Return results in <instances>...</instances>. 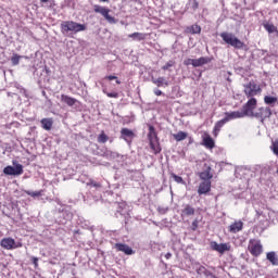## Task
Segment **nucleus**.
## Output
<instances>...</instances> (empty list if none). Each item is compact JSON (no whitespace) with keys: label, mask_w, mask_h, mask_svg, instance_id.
Here are the masks:
<instances>
[{"label":"nucleus","mask_w":278,"mask_h":278,"mask_svg":"<svg viewBox=\"0 0 278 278\" xmlns=\"http://www.w3.org/2000/svg\"><path fill=\"white\" fill-rule=\"evenodd\" d=\"M93 12H96V14H101L105 18V21H108V23H111V24L116 23V18H114L112 15H110V9H108L105 7L96 4L93 7Z\"/></svg>","instance_id":"nucleus-6"},{"label":"nucleus","mask_w":278,"mask_h":278,"mask_svg":"<svg viewBox=\"0 0 278 278\" xmlns=\"http://www.w3.org/2000/svg\"><path fill=\"white\" fill-rule=\"evenodd\" d=\"M159 212L164 214V208H159Z\"/></svg>","instance_id":"nucleus-50"},{"label":"nucleus","mask_w":278,"mask_h":278,"mask_svg":"<svg viewBox=\"0 0 278 278\" xmlns=\"http://www.w3.org/2000/svg\"><path fill=\"white\" fill-rule=\"evenodd\" d=\"M194 59H186L184 61L185 66H190V64L193 66Z\"/></svg>","instance_id":"nucleus-42"},{"label":"nucleus","mask_w":278,"mask_h":278,"mask_svg":"<svg viewBox=\"0 0 278 278\" xmlns=\"http://www.w3.org/2000/svg\"><path fill=\"white\" fill-rule=\"evenodd\" d=\"M227 122L225 121V117L220 121H218L216 124H215V127H214V134H216V131H220V129H223V127L225 126Z\"/></svg>","instance_id":"nucleus-31"},{"label":"nucleus","mask_w":278,"mask_h":278,"mask_svg":"<svg viewBox=\"0 0 278 278\" xmlns=\"http://www.w3.org/2000/svg\"><path fill=\"white\" fill-rule=\"evenodd\" d=\"M115 81H116L117 85H121V80H118V78L115 79Z\"/></svg>","instance_id":"nucleus-48"},{"label":"nucleus","mask_w":278,"mask_h":278,"mask_svg":"<svg viewBox=\"0 0 278 278\" xmlns=\"http://www.w3.org/2000/svg\"><path fill=\"white\" fill-rule=\"evenodd\" d=\"M148 138H149L150 142H151V140H153V141L157 140V135L155 134V128L153 126L149 127Z\"/></svg>","instance_id":"nucleus-30"},{"label":"nucleus","mask_w":278,"mask_h":278,"mask_svg":"<svg viewBox=\"0 0 278 278\" xmlns=\"http://www.w3.org/2000/svg\"><path fill=\"white\" fill-rule=\"evenodd\" d=\"M61 101L62 103H65V105H68L70 108H73V105L77 103V99L71 98L70 96H66V94L61 96Z\"/></svg>","instance_id":"nucleus-17"},{"label":"nucleus","mask_w":278,"mask_h":278,"mask_svg":"<svg viewBox=\"0 0 278 278\" xmlns=\"http://www.w3.org/2000/svg\"><path fill=\"white\" fill-rule=\"evenodd\" d=\"M108 140H110V137H108V135H105V132H101L98 136V142H100V144H105V142H108Z\"/></svg>","instance_id":"nucleus-32"},{"label":"nucleus","mask_w":278,"mask_h":278,"mask_svg":"<svg viewBox=\"0 0 278 278\" xmlns=\"http://www.w3.org/2000/svg\"><path fill=\"white\" fill-rule=\"evenodd\" d=\"M150 147L152 151H154V153H160V151H162V149L160 148V143H157V140L153 141V139H151Z\"/></svg>","instance_id":"nucleus-29"},{"label":"nucleus","mask_w":278,"mask_h":278,"mask_svg":"<svg viewBox=\"0 0 278 278\" xmlns=\"http://www.w3.org/2000/svg\"><path fill=\"white\" fill-rule=\"evenodd\" d=\"M0 244H1L2 249H7V251H10V250L14 249L16 241H14V239H12V238H4L1 240Z\"/></svg>","instance_id":"nucleus-13"},{"label":"nucleus","mask_w":278,"mask_h":278,"mask_svg":"<svg viewBox=\"0 0 278 278\" xmlns=\"http://www.w3.org/2000/svg\"><path fill=\"white\" fill-rule=\"evenodd\" d=\"M236 118H244V113L242 111H233L225 113V122L229 123V121H233Z\"/></svg>","instance_id":"nucleus-10"},{"label":"nucleus","mask_w":278,"mask_h":278,"mask_svg":"<svg viewBox=\"0 0 278 278\" xmlns=\"http://www.w3.org/2000/svg\"><path fill=\"white\" fill-rule=\"evenodd\" d=\"M121 135L123 140H127V138H134V132L129 128H122Z\"/></svg>","instance_id":"nucleus-26"},{"label":"nucleus","mask_w":278,"mask_h":278,"mask_svg":"<svg viewBox=\"0 0 278 278\" xmlns=\"http://www.w3.org/2000/svg\"><path fill=\"white\" fill-rule=\"evenodd\" d=\"M40 123L42 129H46V131H51V128L53 127V118H42Z\"/></svg>","instance_id":"nucleus-18"},{"label":"nucleus","mask_w":278,"mask_h":278,"mask_svg":"<svg viewBox=\"0 0 278 278\" xmlns=\"http://www.w3.org/2000/svg\"><path fill=\"white\" fill-rule=\"evenodd\" d=\"M243 93L248 99H254L257 94H262V87L255 80H250L243 85Z\"/></svg>","instance_id":"nucleus-2"},{"label":"nucleus","mask_w":278,"mask_h":278,"mask_svg":"<svg viewBox=\"0 0 278 278\" xmlns=\"http://www.w3.org/2000/svg\"><path fill=\"white\" fill-rule=\"evenodd\" d=\"M212 190V181L211 180H204L200 184L198 189V194H207Z\"/></svg>","instance_id":"nucleus-11"},{"label":"nucleus","mask_w":278,"mask_h":278,"mask_svg":"<svg viewBox=\"0 0 278 278\" xmlns=\"http://www.w3.org/2000/svg\"><path fill=\"white\" fill-rule=\"evenodd\" d=\"M100 1H102V2H108V1H110V0H100Z\"/></svg>","instance_id":"nucleus-52"},{"label":"nucleus","mask_w":278,"mask_h":278,"mask_svg":"<svg viewBox=\"0 0 278 278\" xmlns=\"http://www.w3.org/2000/svg\"><path fill=\"white\" fill-rule=\"evenodd\" d=\"M172 66H173V61H169L165 65L162 66V70L168 71V68H172Z\"/></svg>","instance_id":"nucleus-41"},{"label":"nucleus","mask_w":278,"mask_h":278,"mask_svg":"<svg viewBox=\"0 0 278 278\" xmlns=\"http://www.w3.org/2000/svg\"><path fill=\"white\" fill-rule=\"evenodd\" d=\"M266 260L270 262L271 266H278V255L277 252H267Z\"/></svg>","instance_id":"nucleus-16"},{"label":"nucleus","mask_w":278,"mask_h":278,"mask_svg":"<svg viewBox=\"0 0 278 278\" xmlns=\"http://www.w3.org/2000/svg\"><path fill=\"white\" fill-rule=\"evenodd\" d=\"M200 179L203 181H210L214 175L212 174V167L207 166L203 172L199 174Z\"/></svg>","instance_id":"nucleus-14"},{"label":"nucleus","mask_w":278,"mask_h":278,"mask_svg":"<svg viewBox=\"0 0 278 278\" xmlns=\"http://www.w3.org/2000/svg\"><path fill=\"white\" fill-rule=\"evenodd\" d=\"M277 101H278L277 97H273V96L264 97V103L266 105H270L271 108H275V103H277Z\"/></svg>","instance_id":"nucleus-23"},{"label":"nucleus","mask_w":278,"mask_h":278,"mask_svg":"<svg viewBox=\"0 0 278 278\" xmlns=\"http://www.w3.org/2000/svg\"><path fill=\"white\" fill-rule=\"evenodd\" d=\"M25 194H27L28 197H33L34 199H36V197H42V190L39 191H29L26 190Z\"/></svg>","instance_id":"nucleus-33"},{"label":"nucleus","mask_w":278,"mask_h":278,"mask_svg":"<svg viewBox=\"0 0 278 278\" xmlns=\"http://www.w3.org/2000/svg\"><path fill=\"white\" fill-rule=\"evenodd\" d=\"M244 227V224L242 222H235L229 226L230 233H238L239 231H242V228Z\"/></svg>","instance_id":"nucleus-15"},{"label":"nucleus","mask_w":278,"mask_h":278,"mask_svg":"<svg viewBox=\"0 0 278 278\" xmlns=\"http://www.w3.org/2000/svg\"><path fill=\"white\" fill-rule=\"evenodd\" d=\"M4 175H11V176H18L23 175V166L17 163L16 161H13V166L9 165L3 168Z\"/></svg>","instance_id":"nucleus-7"},{"label":"nucleus","mask_w":278,"mask_h":278,"mask_svg":"<svg viewBox=\"0 0 278 278\" xmlns=\"http://www.w3.org/2000/svg\"><path fill=\"white\" fill-rule=\"evenodd\" d=\"M206 270H207V268H205V266L200 265L199 267H197L195 273L198 275H205Z\"/></svg>","instance_id":"nucleus-36"},{"label":"nucleus","mask_w":278,"mask_h":278,"mask_svg":"<svg viewBox=\"0 0 278 278\" xmlns=\"http://www.w3.org/2000/svg\"><path fill=\"white\" fill-rule=\"evenodd\" d=\"M104 79H109V81H112L114 79H117V77L113 75H109V76H105Z\"/></svg>","instance_id":"nucleus-46"},{"label":"nucleus","mask_w":278,"mask_h":278,"mask_svg":"<svg viewBox=\"0 0 278 278\" xmlns=\"http://www.w3.org/2000/svg\"><path fill=\"white\" fill-rule=\"evenodd\" d=\"M210 247L213 251H216L217 253H226V251H231V245L229 243H218L216 241H212L210 243Z\"/></svg>","instance_id":"nucleus-9"},{"label":"nucleus","mask_w":278,"mask_h":278,"mask_svg":"<svg viewBox=\"0 0 278 278\" xmlns=\"http://www.w3.org/2000/svg\"><path fill=\"white\" fill-rule=\"evenodd\" d=\"M202 144L206 148V149H214L215 143H214V139H212V137L210 135H206L203 138V142Z\"/></svg>","instance_id":"nucleus-20"},{"label":"nucleus","mask_w":278,"mask_h":278,"mask_svg":"<svg viewBox=\"0 0 278 278\" xmlns=\"http://www.w3.org/2000/svg\"><path fill=\"white\" fill-rule=\"evenodd\" d=\"M198 228H199V220L194 219V220L192 222V230H193V231H197Z\"/></svg>","instance_id":"nucleus-43"},{"label":"nucleus","mask_w":278,"mask_h":278,"mask_svg":"<svg viewBox=\"0 0 278 278\" xmlns=\"http://www.w3.org/2000/svg\"><path fill=\"white\" fill-rule=\"evenodd\" d=\"M172 177L176 181V184H184V178H181L180 176L173 174Z\"/></svg>","instance_id":"nucleus-39"},{"label":"nucleus","mask_w":278,"mask_h":278,"mask_svg":"<svg viewBox=\"0 0 278 278\" xmlns=\"http://www.w3.org/2000/svg\"><path fill=\"white\" fill-rule=\"evenodd\" d=\"M263 27L268 34H275V31H277V26H275V24L264 23Z\"/></svg>","instance_id":"nucleus-28"},{"label":"nucleus","mask_w":278,"mask_h":278,"mask_svg":"<svg viewBox=\"0 0 278 278\" xmlns=\"http://www.w3.org/2000/svg\"><path fill=\"white\" fill-rule=\"evenodd\" d=\"M11 62L13 66H18V63L21 62V55L13 54V56L11 58Z\"/></svg>","instance_id":"nucleus-35"},{"label":"nucleus","mask_w":278,"mask_h":278,"mask_svg":"<svg viewBox=\"0 0 278 278\" xmlns=\"http://www.w3.org/2000/svg\"><path fill=\"white\" fill-rule=\"evenodd\" d=\"M31 262H33L35 268H38V257L33 256V257H31Z\"/></svg>","instance_id":"nucleus-44"},{"label":"nucleus","mask_w":278,"mask_h":278,"mask_svg":"<svg viewBox=\"0 0 278 278\" xmlns=\"http://www.w3.org/2000/svg\"><path fill=\"white\" fill-rule=\"evenodd\" d=\"M165 257H166V260H170L172 254H170V253H167V254L165 255Z\"/></svg>","instance_id":"nucleus-47"},{"label":"nucleus","mask_w":278,"mask_h":278,"mask_svg":"<svg viewBox=\"0 0 278 278\" xmlns=\"http://www.w3.org/2000/svg\"><path fill=\"white\" fill-rule=\"evenodd\" d=\"M173 136L176 142H181V140H186V138H188V132L180 130L177 134H174Z\"/></svg>","instance_id":"nucleus-24"},{"label":"nucleus","mask_w":278,"mask_h":278,"mask_svg":"<svg viewBox=\"0 0 278 278\" xmlns=\"http://www.w3.org/2000/svg\"><path fill=\"white\" fill-rule=\"evenodd\" d=\"M154 94L156 97H162V94H164V92H162V90H160V89H154Z\"/></svg>","instance_id":"nucleus-45"},{"label":"nucleus","mask_w":278,"mask_h":278,"mask_svg":"<svg viewBox=\"0 0 278 278\" xmlns=\"http://www.w3.org/2000/svg\"><path fill=\"white\" fill-rule=\"evenodd\" d=\"M41 3H47L49 0H40Z\"/></svg>","instance_id":"nucleus-49"},{"label":"nucleus","mask_w":278,"mask_h":278,"mask_svg":"<svg viewBox=\"0 0 278 278\" xmlns=\"http://www.w3.org/2000/svg\"><path fill=\"white\" fill-rule=\"evenodd\" d=\"M220 38L226 42V45H229L230 47H233L235 49H244V42H242L236 35L232 33L224 31L220 34Z\"/></svg>","instance_id":"nucleus-3"},{"label":"nucleus","mask_w":278,"mask_h":278,"mask_svg":"<svg viewBox=\"0 0 278 278\" xmlns=\"http://www.w3.org/2000/svg\"><path fill=\"white\" fill-rule=\"evenodd\" d=\"M87 186H91L92 188H101V184L94 181V180H90L89 182H87Z\"/></svg>","instance_id":"nucleus-37"},{"label":"nucleus","mask_w":278,"mask_h":278,"mask_svg":"<svg viewBox=\"0 0 278 278\" xmlns=\"http://www.w3.org/2000/svg\"><path fill=\"white\" fill-rule=\"evenodd\" d=\"M187 34H201V26L193 24L186 29Z\"/></svg>","instance_id":"nucleus-25"},{"label":"nucleus","mask_w":278,"mask_h":278,"mask_svg":"<svg viewBox=\"0 0 278 278\" xmlns=\"http://www.w3.org/2000/svg\"><path fill=\"white\" fill-rule=\"evenodd\" d=\"M128 38H132V40H147V34L144 33H132L128 35Z\"/></svg>","instance_id":"nucleus-22"},{"label":"nucleus","mask_w":278,"mask_h":278,"mask_svg":"<svg viewBox=\"0 0 278 278\" xmlns=\"http://www.w3.org/2000/svg\"><path fill=\"white\" fill-rule=\"evenodd\" d=\"M191 9H192L193 12H197V10H199V1L192 0Z\"/></svg>","instance_id":"nucleus-38"},{"label":"nucleus","mask_w":278,"mask_h":278,"mask_svg":"<svg viewBox=\"0 0 278 278\" xmlns=\"http://www.w3.org/2000/svg\"><path fill=\"white\" fill-rule=\"evenodd\" d=\"M270 116H273V111L270 110V108H260L257 110V112H254V115L252 117L254 118H260L262 123H264L265 118H270Z\"/></svg>","instance_id":"nucleus-8"},{"label":"nucleus","mask_w":278,"mask_h":278,"mask_svg":"<svg viewBox=\"0 0 278 278\" xmlns=\"http://www.w3.org/2000/svg\"><path fill=\"white\" fill-rule=\"evenodd\" d=\"M270 149H271L274 155H278V139L271 141Z\"/></svg>","instance_id":"nucleus-34"},{"label":"nucleus","mask_w":278,"mask_h":278,"mask_svg":"<svg viewBox=\"0 0 278 278\" xmlns=\"http://www.w3.org/2000/svg\"><path fill=\"white\" fill-rule=\"evenodd\" d=\"M248 249L251 255H253L254 257H260V255L264 253V247L262 245V241L257 239H251Z\"/></svg>","instance_id":"nucleus-4"},{"label":"nucleus","mask_w":278,"mask_h":278,"mask_svg":"<svg viewBox=\"0 0 278 278\" xmlns=\"http://www.w3.org/2000/svg\"><path fill=\"white\" fill-rule=\"evenodd\" d=\"M255 108H257V99L250 98L248 102L242 106L241 112L243 116H253L255 114V112H253Z\"/></svg>","instance_id":"nucleus-5"},{"label":"nucleus","mask_w":278,"mask_h":278,"mask_svg":"<svg viewBox=\"0 0 278 278\" xmlns=\"http://www.w3.org/2000/svg\"><path fill=\"white\" fill-rule=\"evenodd\" d=\"M115 249L117 251H121L122 253H125V255H134V249L131 247L125 244V243H116Z\"/></svg>","instance_id":"nucleus-12"},{"label":"nucleus","mask_w":278,"mask_h":278,"mask_svg":"<svg viewBox=\"0 0 278 278\" xmlns=\"http://www.w3.org/2000/svg\"><path fill=\"white\" fill-rule=\"evenodd\" d=\"M159 212L164 214V208H159Z\"/></svg>","instance_id":"nucleus-51"},{"label":"nucleus","mask_w":278,"mask_h":278,"mask_svg":"<svg viewBox=\"0 0 278 278\" xmlns=\"http://www.w3.org/2000/svg\"><path fill=\"white\" fill-rule=\"evenodd\" d=\"M79 31H86L85 24H79L73 21H63L61 23V33L63 36H68V34H79Z\"/></svg>","instance_id":"nucleus-1"},{"label":"nucleus","mask_w":278,"mask_h":278,"mask_svg":"<svg viewBox=\"0 0 278 278\" xmlns=\"http://www.w3.org/2000/svg\"><path fill=\"white\" fill-rule=\"evenodd\" d=\"M151 80H152V84L157 86V88H162L163 86H168V83L164 77H159V78L152 77Z\"/></svg>","instance_id":"nucleus-19"},{"label":"nucleus","mask_w":278,"mask_h":278,"mask_svg":"<svg viewBox=\"0 0 278 278\" xmlns=\"http://www.w3.org/2000/svg\"><path fill=\"white\" fill-rule=\"evenodd\" d=\"M210 62L208 58L202 56L200 59H193V67L197 68L199 66H203Z\"/></svg>","instance_id":"nucleus-21"},{"label":"nucleus","mask_w":278,"mask_h":278,"mask_svg":"<svg viewBox=\"0 0 278 278\" xmlns=\"http://www.w3.org/2000/svg\"><path fill=\"white\" fill-rule=\"evenodd\" d=\"M182 216H194V207L187 204L182 210Z\"/></svg>","instance_id":"nucleus-27"},{"label":"nucleus","mask_w":278,"mask_h":278,"mask_svg":"<svg viewBox=\"0 0 278 278\" xmlns=\"http://www.w3.org/2000/svg\"><path fill=\"white\" fill-rule=\"evenodd\" d=\"M106 97L110 99H118V92H106Z\"/></svg>","instance_id":"nucleus-40"}]
</instances>
